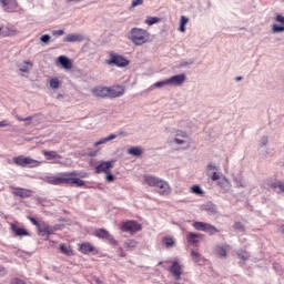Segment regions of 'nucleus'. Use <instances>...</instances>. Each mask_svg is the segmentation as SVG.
I'll return each mask as SVG.
<instances>
[{
  "label": "nucleus",
  "mask_w": 284,
  "mask_h": 284,
  "mask_svg": "<svg viewBox=\"0 0 284 284\" xmlns=\"http://www.w3.org/2000/svg\"><path fill=\"white\" fill-rule=\"evenodd\" d=\"M90 176L88 172L81 171H72V172H63L59 175L47 176L45 183L49 185H75V187H83L85 185V181L81 179H88Z\"/></svg>",
  "instance_id": "obj_1"
},
{
  "label": "nucleus",
  "mask_w": 284,
  "mask_h": 284,
  "mask_svg": "<svg viewBox=\"0 0 284 284\" xmlns=\"http://www.w3.org/2000/svg\"><path fill=\"white\" fill-rule=\"evenodd\" d=\"M150 32L142 28H132L129 32V40L132 41L134 45L150 43Z\"/></svg>",
  "instance_id": "obj_2"
},
{
  "label": "nucleus",
  "mask_w": 284,
  "mask_h": 284,
  "mask_svg": "<svg viewBox=\"0 0 284 284\" xmlns=\"http://www.w3.org/2000/svg\"><path fill=\"white\" fill-rule=\"evenodd\" d=\"M12 161L14 165H18L19 168H39V165H41L40 161L24 155L14 156Z\"/></svg>",
  "instance_id": "obj_3"
},
{
  "label": "nucleus",
  "mask_w": 284,
  "mask_h": 284,
  "mask_svg": "<svg viewBox=\"0 0 284 284\" xmlns=\"http://www.w3.org/2000/svg\"><path fill=\"white\" fill-rule=\"evenodd\" d=\"M121 232H126V234L134 235L143 230V225L134 220H128L120 224Z\"/></svg>",
  "instance_id": "obj_4"
},
{
  "label": "nucleus",
  "mask_w": 284,
  "mask_h": 284,
  "mask_svg": "<svg viewBox=\"0 0 284 284\" xmlns=\"http://www.w3.org/2000/svg\"><path fill=\"white\" fill-rule=\"evenodd\" d=\"M193 227L194 230H197V232H206V234H210L211 236L214 234H219V229L210 223L194 222Z\"/></svg>",
  "instance_id": "obj_5"
},
{
  "label": "nucleus",
  "mask_w": 284,
  "mask_h": 284,
  "mask_svg": "<svg viewBox=\"0 0 284 284\" xmlns=\"http://www.w3.org/2000/svg\"><path fill=\"white\" fill-rule=\"evenodd\" d=\"M57 230H61V225H49L45 222H40V226L38 227V233L40 236H50L57 232Z\"/></svg>",
  "instance_id": "obj_6"
},
{
  "label": "nucleus",
  "mask_w": 284,
  "mask_h": 284,
  "mask_svg": "<svg viewBox=\"0 0 284 284\" xmlns=\"http://www.w3.org/2000/svg\"><path fill=\"white\" fill-rule=\"evenodd\" d=\"M93 236H97V239H104L110 243V245H119V241H116L114 236L110 234V231L105 229H97L95 231H93Z\"/></svg>",
  "instance_id": "obj_7"
},
{
  "label": "nucleus",
  "mask_w": 284,
  "mask_h": 284,
  "mask_svg": "<svg viewBox=\"0 0 284 284\" xmlns=\"http://www.w3.org/2000/svg\"><path fill=\"white\" fill-rule=\"evenodd\" d=\"M0 6L4 12H20L21 7L17 0H0Z\"/></svg>",
  "instance_id": "obj_8"
},
{
  "label": "nucleus",
  "mask_w": 284,
  "mask_h": 284,
  "mask_svg": "<svg viewBox=\"0 0 284 284\" xmlns=\"http://www.w3.org/2000/svg\"><path fill=\"white\" fill-rule=\"evenodd\" d=\"M108 65H116L118 68H125V65H129L130 61L128 59L123 58L122 55H119L116 53H111L110 59L106 61Z\"/></svg>",
  "instance_id": "obj_9"
},
{
  "label": "nucleus",
  "mask_w": 284,
  "mask_h": 284,
  "mask_svg": "<svg viewBox=\"0 0 284 284\" xmlns=\"http://www.w3.org/2000/svg\"><path fill=\"white\" fill-rule=\"evenodd\" d=\"M155 192L160 194V196H170V194H172V187H170L168 181L160 179L158 185H155Z\"/></svg>",
  "instance_id": "obj_10"
},
{
  "label": "nucleus",
  "mask_w": 284,
  "mask_h": 284,
  "mask_svg": "<svg viewBox=\"0 0 284 284\" xmlns=\"http://www.w3.org/2000/svg\"><path fill=\"white\" fill-rule=\"evenodd\" d=\"M78 251L81 254H93V255L99 254V248H97V246H93L92 243L90 242H83L78 244Z\"/></svg>",
  "instance_id": "obj_11"
},
{
  "label": "nucleus",
  "mask_w": 284,
  "mask_h": 284,
  "mask_svg": "<svg viewBox=\"0 0 284 284\" xmlns=\"http://www.w3.org/2000/svg\"><path fill=\"white\" fill-rule=\"evenodd\" d=\"M169 272L172 274L173 278H175V281H180L181 276L183 275V265H181V263H179V261H174L172 262Z\"/></svg>",
  "instance_id": "obj_12"
},
{
  "label": "nucleus",
  "mask_w": 284,
  "mask_h": 284,
  "mask_svg": "<svg viewBox=\"0 0 284 284\" xmlns=\"http://www.w3.org/2000/svg\"><path fill=\"white\" fill-rule=\"evenodd\" d=\"M10 230L13 233V236H19V237L30 236V232L27 231L24 227H20L19 222L11 223Z\"/></svg>",
  "instance_id": "obj_13"
},
{
  "label": "nucleus",
  "mask_w": 284,
  "mask_h": 284,
  "mask_svg": "<svg viewBox=\"0 0 284 284\" xmlns=\"http://www.w3.org/2000/svg\"><path fill=\"white\" fill-rule=\"evenodd\" d=\"M12 194L13 196H19L20 199H30L34 192L29 189L23 187H12Z\"/></svg>",
  "instance_id": "obj_14"
},
{
  "label": "nucleus",
  "mask_w": 284,
  "mask_h": 284,
  "mask_svg": "<svg viewBox=\"0 0 284 284\" xmlns=\"http://www.w3.org/2000/svg\"><path fill=\"white\" fill-rule=\"evenodd\" d=\"M109 90V99H118L119 97H123L125 94V89L121 85H114L108 88Z\"/></svg>",
  "instance_id": "obj_15"
},
{
  "label": "nucleus",
  "mask_w": 284,
  "mask_h": 284,
  "mask_svg": "<svg viewBox=\"0 0 284 284\" xmlns=\"http://www.w3.org/2000/svg\"><path fill=\"white\" fill-rule=\"evenodd\" d=\"M185 79H186L185 74L182 73V74L173 75L166 80H168L169 85L179 87V85H183V83H185Z\"/></svg>",
  "instance_id": "obj_16"
},
{
  "label": "nucleus",
  "mask_w": 284,
  "mask_h": 284,
  "mask_svg": "<svg viewBox=\"0 0 284 284\" xmlns=\"http://www.w3.org/2000/svg\"><path fill=\"white\" fill-rule=\"evenodd\" d=\"M160 180L161 178H158L155 175H150V174L143 175V183L145 185H149V187H156Z\"/></svg>",
  "instance_id": "obj_17"
},
{
  "label": "nucleus",
  "mask_w": 284,
  "mask_h": 284,
  "mask_svg": "<svg viewBox=\"0 0 284 284\" xmlns=\"http://www.w3.org/2000/svg\"><path fill=\"white\" fill-rule=\"evenodd\" d=\"M93 97H100L101 99H109V90L108 87H97L92 89Z\"/></svg>",
  "instance_id": "obj_18"
},
{
  "label": "nucleus",
  "mask_w": 284,
  "mask_h": 284,
  "mask_svg": "<svg viewBox=\"0 0 284 284\" xmlns=\"http://www.w3.org/2000/svg\"><path fill=\"white\" fill-rule=\"evenodd\" d=\"M112 170V162H102L95 166V174H108Z\"/></svg>",
  "instance_id": "obj_19"
},
{
  "label": "nucleus",
  "mask_w": 284,
  "mask_h": 284,
  "mask_svg": "<svg viewBox=\"0 0 284 284\" xmlns=\"http://www.w3.org/2000/svg\"><path fill=\"white\" fill-rule=\"evenodd\" d=\"M63 41L65 43H81V41H83V36L81 34H75V33H71V34H68Z\"/></svg>",
  "instance_id": "obj_20"
},
{
  "label": "nucleus",
  "mask_w": 284,
  "mask_h": 284,
  "mask_svg": "<svg viewBox=\"0 0 284 284\" xmlns=\"http://www.w3.org/2000/svg\"><path fill=\"white\" fill-rule=\"evenodd\" d=\"M199 239H203V234L200 233H187L186 241L191 245H199Z\"/></svg>",
  "instance_id": "obj_21"
},
{
  "label": "nucleus",
  "mask_w": 284,
  "mask_h": 284,
  "mask_svg": "<svg viewBox=\"0 0 284 284\" xmlns=\"http://www.w3.org/2000/svg\"><path fill=\"white\" fill-rule=\"evenodd\" d=\"M58 63H61V65H62V68H64V70H72V60H70L65 55H60L58 58Z\"/></svg>",
  "instance_id": "obj_22"
},
{
  "label": "nucleus",
  "mask_w": 284,
  "mask_h": 284,
  "mask_svg": "<svg viewBox=\"0 0 284 284\" xmlns=\"http://www.w3.org/2000/svg\"><path fill=\"white\" fill-rule=\"evenodd\" d=\"M59 250L61 254H64V256H74V250H72V246H68L65 243H61L59 245Z\"/></svg>",
  "instance_id": "obj_23"
},
{
  "label": "nucleus",
  "mask_w": 284,
  "mask_h": 284,
  "mask_svg": "<svg viewBox=\"0 0 284 284\" xmlns=\"http://www.w3.org/2000/svg\"><path fill=\"white\" fill-rule=\"evenodd\" d=\"M43 156L47 161H54V159H61V155L57 151H42Z\"/></svg>",
  "instance_id": "obj_24"
},
{
  "label": "nucleus",
  "mask_w": 284,
  "mask_h": 284,
  "mask_svg": "<svg viewBox=\"0 0 284 284\" xmlns=\"http://www.w3.org/2000/svg\"><path fill=\"white\" fill-rule=\"evenodd\" d=\"M138 245H139V242L134 239H130L124 242L125 250H136Z\"/></svg>",
  "instance_id": "obj_25"
},
{
  "label": "nucleus",
  "mask_w": 284,
  "mask_h": 284,
  "mask_svg": "<svg viewBox=\"0 0 284 284\" xmlns=\"http://www.w3.org/2000/svg\"><path fill=\"white\" fill-rule=\"evenodd\" d=\"M114 139H116V134H110L109 136L95 142L93 145L94 148H99V145H103V143H108L109 141H114Z\"/></svg>",
  "instance_id": "obj_26"
},
{
  "label": "nucleus",
  "mask_w": 284,
  "mask_h": 284,
  "mask_svg": "<svg viewBox=\"0 0 284 284\" xmlns=\"http://www.w3.org/2000/svg\"><path fill=\"white\" fill-rule=\"evenodd\" d=\"M217 185L219 187H221L222 190H230V181H227L226 178H220L217 180Z\"/></svg>",
  "instance_id": "obj_27"
},
{
  "label": "nucleus",
  "mask_w": 284,
  "mask_h": 284,
  "mask_svg": "<svg viewBox=\"0 0 284 284\" xmlns=\"http://www.w3.org/2000/svg\"><path fill=\"white\" fill-rule=\"evenodd\" d=\"M215 254L220 258H225V256H227V251L225 250L224 246L219 245L215 247Z\"/></svg>",
  "instance_id": "obj_28"
},
{
  "label": "nucleus",
  "mask_w": 284,
  "mask_h": 284,
  "mask_svg": "<svg viewBox=\"0 0 284 284\" xmlns=\"http://www.w3.org/2000/svg\"><path fill=\"white\" fill-rule=\"evenodd\" d=\"M24 65H22L19 70H20V72H26V73H28V72H30V70H32V67L34 65L33 63H32V61H30V60H26L24 62Z\"/></svg>",
  "instance_id": "obj_29"
},
{
  "label": "nucleus",
  "mask_w": 284,
  "mask_h": 284,
  "mask_svg": "<svg viewBox=\"0 0 284 284\" xmlns=\"http://www.w3.org/2000/svg\"><path fill=\"white\" fill-rule=\"evenodd\" d=\"M189 21H190V19H187V17L181 16V18H180V28H179L180 32H185V26H187Z\"/></svg>",
  "instance_id": "obj_30"
},
{
  "label": "nucleus",
  "mask_w": 284,
  "mask_h": 284,
  "mask_svg": "<svg viewBox=\"0 0 284 284\" xmlns=\"http://www.w3.org/2000/svg\"><path fill=\"white\" fill-rule=\"evenodd\" d=\"M272 190H278L277 192H284V182L275 181L271 183Z\"/></svg>",
  "instance_id": "obj_31"
},
{
  "label": "nucleus",
  "mask_w": 284,
  "mask_h": 284,
  "mask_svg": "<svg viewBox=\"0 0 284 284\" xmlns=\"http://www.w3.org/2000/svg\"><path fill=\"white\" fill-rule=\"evenodd\" d=\"M49 85L52 90H59V88L61 87V81H59V78H52L49 81Z\"/></svg>",
  "instance_id": "obj_32"
},
{
  "label": "nucleus",
  "mask_w": 284,
  "mask_h": 284,
  "mask_svg": "<svg viewBox=\"0 0 284 284\" xmlns=\"http://www.w3.org/2000/svg\"><path fill=\"white\" fill-rule=\"evenodd\" d=\"M128 153L133 156H141V154H143V150L139 146H133L128 150Z\"/></svg>",
  "instance_id": "obj_33"
},
{
  "label": "nucleus",
  "mask_w": 284,
  "mask_h": 284,
  "mask_svg": "<svg viewBox=\"0 0 284 284\" xmlns=\"http://www.w3.org/2000/svg\"><path fill=\"white\" fill-rule=\"evenodd\" d=\"M159 21H161V18L158 17H148L144 21V23H146V26H154V23H159Z\"/></svg>",
  "instance_id": "obj_34"
},
{
  "label": "nucleus",
  "mask_w": 284,
  "mask_h": 284,
  "mask_svg": "<svg viewBox=\"0 0 284 284\" xmlns=\"http://www.w3.org/2000/svg\"><path fill=\"white\" fill-rule=\"evenodd\" d=\"M191 258L194 261V263H200L201 262V254L196 251H191Z\"/></svg>",
  "instance_id": "obj_35"
},
{
  "label": "nucleus",
  "mask_w": 284,
  "mask_h": 284,
  "mask_svg": "<svg viewBox=\"0 0 284 284\" xmlns=\"http://www.w3.org/2000/svg\"><path fill=\"white\" fill-rule=\"evenodd\" d=\"M163 243L166 247H172V245H174L175 241L173 240V237H164Z\"/></svg>",
  "instance_id": "obj_36"
},
{
  "label": "nucleus",
  "mask_w": 284,
  "mask_h": 284,
  "mask_svg": "<svg viewBox=\"0 0 284 284\" xmlns=\"http://www.w3.org/2000/svg\"><path fill=\"white\" fill-rule=\"evenodd\" d=\"M0 37H10V29L8 27H0Z\"/></svg>",
  "instance_id": "obj_37"
},
{
  "label": "nucleus",
  "mask_w": 284,
  "mask_h": 284,
  "mask_svg": "<svg viewBox=\"0 0 284 284\" xmlns=\"http://www.w3.org/2000/svg\"><path fill=\"white\" fill-rule=\"evenodd\" d=\"M191 192H192V194H203V190H201V186H199V185H193L191 187Z\"/></svg>",
  "instance_id": "obj_38"
},
{
  "label": "nucleus",
  "mask_w": 284,
  "mask_h": 284,
  "mask_svg": "<svg viewBox=\"0 0 284 284\" xmlns=\"http://www.w3.org/2000/svg\"><path fill=\"white\" fill-rule=\"evenodd\" d=\"M164 85H169L168 79L163 81L155 82L153 88H163Z\"/></svg>",
  "instance_id": "obj_39"
},
{
  "label": "nucleus",
  "mask_w": 284,
  "mask_h": 284,
  "mask_svg": "<svg viewBox=\"0 0 284 284\" xmlns=\"http://www.w3.org/2000/svg\"><path fill=\"white\" fill-rule=\"evenodd\" d=\"M234 230H239L240 232H245V226L241 222H235Z\"/></svg>",
  "instance_id": "obj_40"
},
{
  "label": "nucleus",
  "mask_w": 284,
  "mask_h": 284,
  "mask_svg": "<svg viewBox=\"0 0 284 284\" xmlns=\"http://www.w3.org/2000/svg\"><path fill=\"white\" fill-rule=\"evenodd\" d=\"M27 219L32 223V225H36V227H38V230H39L41 222L37 221V219H34L32 216H28Z\"/></svg>",
  "instance_id": "obj_41"
},
{
  "label": "nucleus",
  "mask_w": 284,
  "mask_h": 284,
  "mask_svg": "<svg viewBox=\"0 0 284 284\" xmlns=\"http://www.w3.org/2000/svg\"><path fill=\"white\" fill-rule=\"evenodd\" d=\"M10 284H28L26 283V281L19 278V277H13L11 281H10Z\"/></svg>",
  "instance_id": "obj_42"
},
{
  "label": "nucleus",
  "mask_w": 284,
  "mask_h": 284,
  "mask_svg": "<svg viewBox=\"0 0 284 284\" xmlns=\"http://www.w3.org/2000/svg\"><path fill=\"white\" fill-rule=\"evenodd\" d=\"M272 31H273V33L284 32V27H278L277 24H273L272 26Z\"/></svg>",
  "instance_id": "obj_43"
},
{
  "label": "nucleus",
  "mask_w": 284,
  "mask_h": 284,
  "mask_svg": "<svg viewBox=\"0 0 284 284\" xmlns=\"http://www.w3.org/2000/svg\"><path fill=\"white\" fill-rule=\"evenodd\" d=\"M63 34H65L63 29L52 31L53 37H63Z\"/></svg>",
  "instance_id": "obj_44"
},
{
  "label": "nucleus",
  "mask_w": 284,
  "mask_h": 284,
  "mask_svg": "<svg viewBox=\"0 0 284 284\" xmlns=\"http://www.w3.org/2000/svg\"><path fill=\"white\" fill-rule=\"evenodd\" d=\"M239 258H242V261H247L250 256L247 255V252L239 253Z\"/></svg>",
  "instance_id": "obj_45"
},
{
  "label": "nucleus",
  "mask_w": 284,
  "mask_h": 284,
  "mask_svg": "<svg viewBox=\"0 0 284 284\" xmlns=\"http://www.w3.org/2000/svg\"><path fill=\"white\" fill-rule=\"evenodd\" d=\"M136 6H143V0H133L131 8H136Z\"/></svg>",
  "instance_id": "obj_46"
},
{
  "label": "nucleus",
  "mask_w": 284,
  "mask_h": 284,
  "mask_svg": "<svg viewBox=\"0 0 284 284\" xmlns=\"http://www.w3.org/2000/svg\"><path fill=\"white\" fill-rule=\"evenodd\" d=\"M40 40L42 43H49L50 42V36L49 34H43L41 36Z\"/></svg>",
  "instance_id": "obj_47"
},
{
  "label": "nucleus",
  "mask_w": 284,
  "mask_h": 284,
  "mask_svg": "<svg viewBox=\"0 0 284 284\" xmlns=\"http://www.w3.org/2000/svg\"><path fill=\"white\" fill-rule=\"evenodd\" d=\"M105 174L108 183H112V181H114V175L110 171Z\"/></svg>",
  "instance_id": "obj_48"
},
{
  "label": "nucleus",
  "mask_w": 284,
  "mask_h": 284,
  "mask_svg": "<svg viewBox=\"0 0 284 284\" xmlns=\"http://www.w3.org/2000/svg\"><path fill=\"white\" fill-rule=\"evenodd\" d=\"M211 179H212V181H219V180L221 179V175H219L217 172H213V173L211 174Z\"/></svg>",
  "instance_id": "obj_49"
},
{
  "label": "nucleus",
  "mask_w": 284,
  "mask_h": 284,
  "mask_svg": "<svg viewBox=\"0 0 284 284\" xmlns=\"http://www.w3.org/2000/svg\"><path fill=\"white\" fill-rule=\"evenodd\" d=\"M174 143H176L178 145H183L185 143V141L179 139V138H175L174 139Z\"/></svg>",
  "instance_id": "obj_50"
},
{
  "label": "nucleus",
  "mask_w": 284,
  "mask_h": 284,
  "mask_svg": "<svg viewBox=\"0 0 284 284\" xmlns=\"http://www.w3.org/2000/svg\"><path fill=\"white\" fill-rule=\"evenodd\" d=\"M8 120L0 121V128H8Z\"/></svg>",
  "instance_id": "obj_51"
},
{
  "label": "nucleus",
  "mask_w": 284,
  "mask_h": 284,
  "mask_svg": "<svg viewBox=\"0 0 284 284\" xmlns=\"http://www.w3.org/2000/svg\"><path fill=\"white\" fill-rule=\"evenodd\" d=\"M276 21H277L278 23H284V17L281 16V14H277Z\"/></svg>",
  "instance_id": "obj_52"
},
{
  "label": "nucleus",
  "mask_w": 284,
  "mask_h": 284,
  "mask_svg": "<svg viewBox=\"0 0 284 284\" xmlns=\"http://www.w3.org/2000/svg\"><path fill=\"white\" fill-rule=\"evenodd\" d=\"M176 136H182V139H185V136H187V134L185 132H183V131H179Z\"/></svg>",
  "instance_id": "obj_53"
},
{
  "label": "nucleus",
  "mask_w": 284,
  "mask_h": 284,
  "mask_svg": "<svg viewBox=\"0 0 284 284\" xmlns=\"http://www.w3.org/2000/svg\"><path fill=\"white\" fill-rule=\"evenodd\" d=\"M87 154H88V156H97V151H90Z\"/></svg>",
  "instance_id": "obj_54"
},
{
  "label": "nucleus",
  "mask_w": 284,
  "mask_h": 284,
  "mask_svg": "<svg viewBox=\"0 0 284 284\" xmlns=\"http://www.w3.org/2000/svg\"><path fill=\"white\" fill-rule=\"evenodd\" d=\"M207 170H216V166L213 165V164H209V165H207Z\"/></svg>",
  "instance_id": "obj_55"
},
{
  "label": "nucleus",
  "mask_w": 284,
  "mask_h": 284,
  "mask_svg": "<svg viewBox=\"0 0 284 284\" xmlns=\"http://www.w3.org/2000/svg\"><path fill=\"white\" fill-rule=\"evenodd\" d=\"M32 119H34V116H28V118H24V121H32Z\"/></svg>",
  "instance_id": "obj_56"
},
{
  "label": "nucleus",
  "mask_w": 284,
  "mask_h": 284,
  "mask_svg": "<svg viewBox=\"0 0 284 284\" xmlns=\"http://www.w3.org/2000/svg\"><path fill=\"white\" fill-rule=\"evenodd\" d=\"M16 119H17L18 121H24V119L21 118V116H19V115H17Z\"/></svg>",
  "instance_id": "obj_57"
},
{
  "label": "nucleus",
  "mask_w": 284,
  "mask_h": 284,
  "mask_svg": "<svg viewBox=\"0 0 284 284\" xmlns=\"http://www.w3.org/2000/svg\"><path fill=\"white\" fill-rule=\"evenodd\" d=\"M243 80V77H236L235 78V81H242Z\"/></svg>",
  "instance_id": "obj_58"
},
{
  "label": "nucleus",
  "mask_w": 284,
  "mask_h": 284,
  "mask_svg": "<svg viewBox=\"0 0 284 284\" xmlns=\"http://www.w3.org/2000/svg\"><path fill=\"white\" fill-rule=\"evenodd\" d=\"M0 272H6V267L0 266Z\"/></svg>",
  "instance_id": "obj_59"
}]
</instances>
